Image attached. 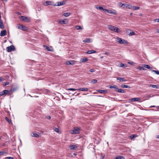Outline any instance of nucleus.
I'll return each instance as SVG.
<instances>
[{"label": "nucleus", "instance_id": "nucleus-1", "mask_svg": "<svg viewBox=\"0 0 159 159\" xmlns=\"http://www.w3.org/2000/svg\"><path fill=\"white\" fill-rule=\"evenodd\" d=\"M116 41L121 44H125L128 43V42L125 39H122L121 38L119 37L116 38Z\"/></svg>", "mask_w": 159, "mask_h": 159}, {"label": "nucleus", "instance_id": "nucleus-2", "mask_svg": "<svg viewBox=\"0 0 159 159\" xmlns=\"http://www.w3.org/2000/svg\"><path fill=\"white\" fill-rule=\"evenodd\" d=\"M6 50L7 52H10L12 51H13L15 50V48L14 46L13 45H11L9 47H7Z\"/></svg>", "mask_w": 159, "mask_h": 159}, {"label": "nucleus", "instance_id": "nucleus-3", "mask_svg": "<svg viewBox=\"0 0 159 159\" xmlns=\"http://www.w3.org/2000/svg\"><path fill=\"white\" fill-rule=\"evenodd\" d=\"M9 90H5L0 92V96H3L4 95H7L8 94L9 95Z\"/></svg>", "mask_w": 159, "mask_h": 159}, {"label": "nucleus", "instance_id": "nucleus-4", "mask_svg": "<svg viewBox=\"0 0 159 159\" xmlns=\"http://www.w3.org/2000/svg\"><path fill=\"white\" fill-rule=\"evenodd\" d=\"M20 19L22 20L25 21L27 22H29L30 21V19L28 17L25 16H21Z\"/></svg>", "mask_w": 159, "mask_h": 159}, {"label": "nucleus", "instance_id": "nucleus-5", "mask_svg": "<svg viewBox=\"0 0 159 159\" xmlns=\"http://www.w3.org/2000/svg\"><path fill=\"white\" fill-rule=\"evenodd\" d=\"M75 61L73 60L67 61L66 62V65H73L75 64Z\"/></svg>", "mask_w": 159, "mask_h": 159}, {"label": "nucleus", "instance_id": "nucleus-6", "mask_svg": "<svg viewBox=\"0 0 159 159\" xmlns=\"http://www.w3.org/2000/svg\"><path fill=\"white\" fill-rule=\"evenodd\" d=\"M79 133V128L77 127L74 129V130H72V134H77Z\"/></svg>", "mask_w": 159, "mask_h": 159}, {"label": "nucleus", "instance_id": "nucleus-7", "mask_svg": "<svg viewBox=\"0 0 159 159\" xmlns=\"http://www.w3.org/2000/svg\"><path fill=\"white\" fill-rule=\"evenodd\" d=\"M107 12L108 13L112 14L114 15H116L117 14V13L116 10L113 9L111 10L108 9Z\"/></svg>", "mask_w": 159, "mask_h": 159}, {"label": "nucleus", "instance_id": "nucleus-8", "mask_svg": "<svg viewBox=\"0 0 159 159\" xmlns=\"http://www.w3.org/2000/svg\"><path fill=\"white\" fill-rule=\"evenodd\" d=\"M122 5H124L123 7L124 8H128L129 9H131L132 8V6L130 4L124 3L123 4H122Z\"/></svg>", "mask_w": 159, "mask_h": 159}, {"label": "nucleus", "instance_id": "nucleus-9", "mask_svg": "<svg viewBox=\"0 0 159 159\" xmlns=\"http://www.w3.org/2000/svg\"><path fill=\"white\" fill-rule=\"evenodd\" d=\"M116 79L117 80H119L120 82H125L127 81L124 78L116 77Z\"/></svg>", "mask_w": 159, "mask_h": 159}, {"label": "nucleus", "instance_id": "nucleus-10", "mask_svg": "<svg viewBox=\"0 0 159 159\" xmlns=\"http://www.w3.org/2000/svg\"><path fill=\"white\" fill-rule=\"evenodd\" d=\"M115 90L116 92L120 93H125V91H124V90L121 89H118L117 88L116 89H115Z\"/></svg>", "mask_w": 159, "mask_h": 159}, {"label": "nucleus", "instance_id": "nucleus-11", "mask_svg": "<svg viewBox=\"0 0 159 159\" xmlns=\"http://www.w3.org/2000/svg\"><path fill=\"white\" fill-rule=\"evenodd\" d=\"M69 148L70 150H75L77 148V147L76 145H74L70 146Z\"/></svg>", "mask_w": 159, "mask_h": 159}, {"label": "nucleus", "instance_id": "nucleus-12", "mask_svg": "<svg viewBox=\"0 0 159 159\" xmlns=\"http://www.w3.org/2000/svg\"><path fill=\"white\" fill-rule=\"evenodd\" d=\"M30 135L31 136L35 138H38L39 136L38 134L34 132H32L30 134Z\"/></svg>", "mask_w": 159, "mask_h": 159}, {"label": "nucleus", "instance_id": "nucleus-13", "mask_svg": "<svg viewBox=\"0 0 159 159\" xmlns=\"http://www.w3.org/2000/svg\"><path fill=\"white\" fill-rule=\"evenodd\" d=\"M6 30H3L1 32L0 35L1 36H4L6 34Z\"/></svg>", "mask_w": 159, "mask_h": 159}, {"label": "nucleus", "instance_id": "nucleus-14", "mask_svg": "<svg viewBox=\"0 0 159 159\" xmlns=\"http://www.w3.org/2000/svg\"><path fill=\"white\" fill-rule=\"evenodd\" d=\"M52 2L51 1H46L45 2H44L43 3V4L45 6H48L49 5H52Z\"/></svg>", "mask_w": 159, "mask_h": 159}, {"label": "nucleus", "instance_id": "nucleus-15", "mask_svg": "<svg viewBox=\"0 0 159 159\" xmlns=\"http://www.w3.org/2000/svg\"><path fill=\"white\" fill-rule=\"evenodd\" d=\"M17 88H13L12 89H11L10 90H9V93H9V95L11 94L14 91H16L17 90Z\"/></svg>", "mask_w": 159, "mask_h": 159}, {"label": "nucleus", "instance_id": "nucleus-16", "mask_svg": "<svg viewBox=\"0 0 159 159\" xmlns=\"http://www.w3.org/2000/svg\"><path fill=\"white\" fill-rule=\"evenodd\" d=\"M112 31L115 32H116L117 33H119L120 32V31L119 30V28L116 27H115V28L113 29Z\"/></svg>", "mask_w": 159, "mask_h": 159}, {"label": "nucleus", "instance_id": "nucleus-17", "mask_svg": "<svg viewBox=\"0 0 159 159\" xmlns=\"http://www.w3.org/2000/svg\"><path fill=\"white\" fill-rule=\"evenodd\" d=\"M65 4V2L64 1L62 2H57V6H61V5H64Z\"/></svg>", "mask_w": 159, "mask_h": 159}, {"label": "nucleus", "instance_id": "nucleus-18", "mask_svg": "<svg viewBox=\"0 0 159 159\" xmlns=\"http://www.w3.org/2000/svg\"><path fill=\"white\" fill-rule=\"evenodd\" d=\"M58 22L59 24H66L65 19L59 20Z\"/></svg>", "mask_w": 159, "mask_h": 159}, {"label": "nucleus", "instance_id": "nucleus-19", "mask_svg": "<svg viewBox=\"0 0 159 159\" xmlns=\"http://www.w3.org/2000/svg\"><path fill=\"white\" fill-rule=\"evenodd\" d=\"M140 98H134L130 99V101L131 102L138 101L139 100Z\"/></svg>", "mask_w": 159, "mask_h": 159}, {"label": "nucleus", "instance_id": "nucleus-20", "mask_svg": "<svg viewBox=\"0 0 159 159\" xmlns=\"http://www.w3.org/2000/svg\"><path fill=\"white\" fill-rule=\"evenodd\" d=\"M148 86L149 87H152L153 88H156L157 89H158L159 88L158 86L157 85H154V84H149L148 85Z\"/></svg>", "mask_w": 159, "mask_h": 159}, {"label": "nucleus", "instance_id": "nucleus-21", "mask_svg": "<svg viewBox=\"0 0 159 159\" xmlns=\"http://www.w3.org/2000/svg\"><path fill=\"white\" fill-rule=\"evenodd\" d=\"M96 52L95 51L93 50H91L88 51L86 53L88 54H90L91 53H95Z\"/></svg>", "mask_w": 159, "mask_h": 159}, {"label": "nucleus", "instance_id": "nucleus-22", "mask_svg": "<svg viewBox=\"0 0 159 159\" xmlns=\"http://www.w3.org/2000/svg\"><path fill=\"white\" fill-rule=\"evenodd\" d=\"M0 28L2 29L4 28L2 21L1 20V19H0Z\"/></svg>", "mask_w": 159, "mask_h": 159}, {"label": "nucleus", "instance_id": "nucleus-23", "mask_svg": "<svg viewBox=\"0 0 159 159\" xmlns=\"http://www.w3.org/2000/svg\"><path fill=\"white\" fill-rule=\"evenodd\" d=\"M88 60V59L87 57H84L81 59L80 61L81 62H84Z\"/></svg>", "mask_w": 159, "mask_h": 159}, {"label": "nucleus", "instance_id": "nucleus-24", "mask_svg": "<svg viewBox=\"0 0 159 159\" xmlns=\"http://www.w3.org/2000/svg\"><path fill=\"white\" fill-rule=\"evenodd\" d=\"M138 136V135L137 134H133V135H131L130 136V138L131 139H133L134 138L137 137Z\"/></svg>", "mask_w": 159, "mask_h": 159}, {"label": "nucleus", "instance_id": "nucleus-25", "mask_svg": "<svg viewBox=\"0 0 159 159\" xmlns=\"http://www.w3.org/2000/svg\"><path fill=\"white\" fill-rule=\"evenodd\" d=\"M117 86L116 85H109V88L111 89H116Z\"/></svg>", "mask_w": 159, "mask_h": 159}, {"label": "nucleus", "instance_id": "nucleus-26", "mask_svg": "<svg viewBox=\"0 0 159 159\" xmlns=\"http://www.w3.org/2000/svg\"><path fill=\"white\" fill-rule=\"evenodd\" d=\"M115 159H125V158L121 156H117L115 158Z\"/></svg>", "mask_w": 159, "mask_h": 159}, {"label": "nucleus", "instance_id": "nucleus-27", "mask_svg": "<svg viewBox=\"0 0 159 159\" xmlns=\"http://www.w3.org/2000/svg\"><path fill=\"white\" fill-rule=\"evenodd\" d=\"M121 87L122 88H128V89H129L131 88L129 86L125 85V84L122 85L121 86Z\"/></svg>", "mask_w": 159, "mask_h": 159}, {"label": "nucleus", "instance_id": "nucleus-28", "mask_svg": "<svg viewBox=\"0 0 159 159\" xmlns=\"http://www.w3.org/2000/svg\"><path fill=\"white\" fill-rule=\"evenodd\" d=\"M108 28L110 30L112 31L113 29L115 28V26L111 25H108Z\"/></svg>", "mask_w": 159, "mask_h": 159}, {"label": "nucleus", "instance_id": "nucleus-29", "mask_svg": "<svg viewBox=\"0 0 159 159\" xmlns=\"http://www.w3.org/2000/svg\"><path fill=\"white\" fill-rule=\"evenodd\" d=\"M54 130L55 131L59 134H60L61 133V131H60V130L58 128H55L54 129Z\"/></svg>", "mask_w": 159, "mask_h": 159}, {"label": "nucleus", "instance_id": "nucleus-30", "mask_svg": "<svg viewBox=\"0 0 159 159\" xmlns=\"http://www.w3.org/2000/svg\"><path fill=\"white\" fill-rule=\"evenodd\" d=\"M98 92L100 93H105L107 92V90H99L98 91Z\"/></svg>", "mask_w": 159, "mask_h": 159}, {"label": "nucleus", "instance_id": "nucleus-31", "mask_svg": "<svg viewBox=\"0 0 159 159\" xmlns=\"http://www.w3.org/2000/svg\"><path fill=\"white\" fill-rule=\"evenodd\" d=\"M139 7L134 6L133 7L132 6V8L131 9H132L134 10H137L139 9Z\"/></svg>", "mask_w": 159, "mask_h": 159}, {"label": "nucleus", "instance_id": "nucleus-32", "mask_svg": "<svg viewBox=\"0 0 159 159\" xmlns=\"http://www.w3.org/2000/svg\"><path fill=\"white\" fill-rule=\"evenodd\" d=\"M43 47H45V49L47 50V51H52V50L51 49H50V48L48 46H47L45 45H43Z\"/></svg>", "mask_w": 159, "mask_h": 159}, {"label": "nucleus", "instance_id": "nucleus-33", "mask_svg": "<svg viewBox=\"0 0 159 159\" xmlns=\"http://www.w3.org/2000/svg\"><path fill=\"white\" fill-rule=\"evenodd\" d=\"M90 40H91L90 39H84V40H83V42L84 43H89L90 42Z\"/></svg>", "mask_w": 159, "mask_h": 159}, {"label": "nucleus", "instance_id": "nucleus-34", "mask_svg": "<svg viewBox=\"0 0 159 159\" xmlns=\"http://www.w3.org/2000/svg\"><path fill=\"white\" fill-rule=\"evenodd\" d=\"M144 67L145 68H148V69H152V67H150L149 65H148L145 64L144 65Z\"/></svg>", "mask_w": 159, "mask_h": 159}, {"label": "nucleus", "instance_id": "nucleus-35", "mask_svg": "<svg viewBox=\"0 0 159 159\" xmlns=\"http://www.w3.org/2000/svg\"><path fill=\"white\" fill-rule=\"evenodd\" d=\"M75 28L77 30H82L83 28L80 26L79 25H76Z\"/></svg>", "mask_w": 159, "mask_h": 159}, {"label": "nucleus", "instance_id": "nucleus-36", "mask_svg": "<svg viewBox=\"0 0 159 159\" xmlns=\"http://www.w3.org/2000/svg\"><path fill=\"white\" fill-rule=\"evenodd\" d=\"M97 80L95 79H93L91 80V83L92 84H95L97 82Z\"/></svg>", "mask_w": 159, "mask_h": 159}, {"label": "nucleus", "instance_id": "nucleus-37", "mask_svg": "<svg viewBox=\"0 0 159 159\" xmlns=\"http://www.w3.org/2000/svg\"><path fill=\"white\" fill-rule=\"evenodd\" d=\"M70 15V13H65L63 14V16L65 17H67L69 16Z\"/></svg>", "mask_w": 159, "mask_h": 159}, {"label": "nucleus", "instance_id": "nucleus-38", "mask_svg": "<svg viewBox=\"0 0 159 159\" xmlns=\"http://www.w3.org/2000/svg\"><path fill=\"white\" fill-rule=\"evenodd\" d=\"M5 119L8 122L9 124H10L11 123V120L9 119L7 117H5Z\"/></svg>", "mask_w": 159, "mask_h": 159}, {"label": "nucleus", "instance_id": "nucleus-39", "mask_svg": "<svg viewBox=\"0 0 159 159\" xmlns=\"http://www.w3.org/2000/svg\"><path fill=\"white\" fill-rule=\"evenodd\" d=\"M17 27L19 29H22V27H23V25H21L20 24H18L17 25Z\"/></svg>", "mask_w": 159, "mask_h": 159}, {"label": "nucleus", "instance_id": "nucleus-40", "mask_svg": "<svg viewBox=\"0 0 159 159\" xmlns=\"http://www.w3.org/2000/svg\"><path fill=\"white\" fill-rule=\"evenodd\" d=\"M138 68L139 70H146L143 67L140 66H138Z\"/></svg>", "mask_w": 159, "mask_h": 159}, {"label": "nucleus", "instance_id": "nucleus-41", "mask_svg": "<svg viewBox=\"0 0 159 159\" xmlns=\"http://www.w3.org/2000/svg\"><path fill=\"white\" fill-rule=\"evenodd\" d=\"M67 90H70V91H76L77 90V89H75L74 88H69L66 89Z\"/></svg>", "mask_w": 159, "mask_h": 159}, {"label": "nucleus", "instance_id": "nucleus-42", "mask_svg": "<svg viewBox=\"0 0 159 159\" xmlns=\"http://www.w3.org/2000/svg\"><path fill=\"white\" fill-rule=\"evenodd\" d=\"M120 66L121 67H123V68H125V67H126V64H123V63H121L120 64Z\"/></svg>", "mask_w": 159, "mask_h": 159}, {"label": "nucleus", "instance_id": "nucleus-43", "mask_svg": "<svg viewBox=\"0 0 159 159\" xmlns=\"http://www.w3.org/2000/svg\"><path fill=\"white\" fill-rule=\"evenodd\" d=\"M77 90L79 91H84V88H79V89H77Z\"/></svg>", "mask_w": 159, "mask_h": 159}, {"label": "nucleus", "instance_id": "nucleus-44", "mask_svg": "<svg viewBox=\"0 0 159 159\" xmlns=\"http://www.w3.org/2000/svg\"><path fill=\"white\" fill-rule=\"evenodd\" d=\"M21 30L24 31H26L27 30V28L25 26L23 25V27L22 28Z\"/></svg>", "mask_w": 159, "mask_h": 159}, {"label": "nucleus", "instance_id": "nucleus-45", "mask_svg": "<svg viewBox=\"0 0 159 159\" xmlns=\"http://www.w3.org/2000/svg\"><path fill=\"white\" fill-rule=\"evenodd\" d=\"M135 33L134 32L132 31V32H131L129 34V35L130 36H131L133 35H135Z\"/></svg>", "mask_w": 159, "mask_h": 159}, {"label": "nucleus", "instance_id": "nucleus-46", "mask_svg": "<svg viewBox=\"0 0 159 159\" xmlns=\"http://www.w3.org/2000/svg\"><path fill=\"white\" fill-rule=\"evenodd\" d=\"M152 72H154L157 75H159V71H158V70H152Z\"/></svg>", "mask_w": 159, "mask_h": 159}, {"label": "nucleus", "instance_id": "nucleus-47", "mask_svg": "<svg viewBox=\"0 0 159 159\" xmlns=\"http://www.w3.org/2000/svg\"><path fill=\"white\" fill-rule=\"evenodd\" d=\"M6 152L5 151L0 152V156L6 153Z\"/></svg>", "mask_w": 159, "mask_h": 159}, {"label": "nucleus", "instance_id": "nucleus-48", "mask_svg": "<svg viewBox=\"0 0 159 159\" xmlns=\"http://www.w3.org/2000/svg\"><path fill=\"white\" fill-rule=\"evenodd\" d=\"M89 72H95V70L94 69H90L89 70Z\"/></svg>", "mask_w": 159, "mask_h": 159}, {"label": "nucleus", "instance_id": "nucleus-49", "mask_svg": "<svg viewBox=\"0 0 159 159\" xmlns=\"http://www.w3.org/2000/svg\"><path fill=\"white\" fill-rule=\"evenodd\" d=\"M9 84V82H6L4 83V86H6L8 84Z\"/></svg>", "mask_w": 159, "mask_h": 159}, {"label": "nucleus", "instance_id": "nucleus-50", "mask_svg": "<svg viewBox=\"0 0 159 159\" xmlns=\"http://www.w3.org/2000/svg\"><path fill=\"white\" fill-rule=\"evenodd\" d=\"M5 158L7 159H14L12 157H6Z\"/></svg>", "mask_w": 159, "mask_h": 159}, {"label": "nucleus", "instance_id": "nucleus-51", "mask_svg": "<svg viewBox=\"0 0 159 159\" xmlns=\"http://www.w3.org/2000/svg\"><path fill=\"white\" fill-rule=\"evenodd\" d=\"M4 80V79H3L2 77H0V82L3 81Z\"/></svg>", "mask_w": 159, "mask_h": 159}, {"label": "nucleus", "instance_id": "nucleus-52", "mask_svg": "<svg viewBox=\"0 0 159 159\" xmlns=\"http://www.w3.org/2000/svg\"><path fill=\"white\" fill-rule=\"evenodd\" d=\"M128 63L130 65H133L134 64V63L133 62H128Z\"/></svg>", "mask_w": 159, "mask_h": 159}, {"label": "nucleus", "instance_id": "nucleus-53", "mask_svg": "<svg viewBox=\"0 0 159 159\" xmlns=\"http://www.w3.org/2000/svg\"><path fill=\"white\" fill-rule=\"evenodd\" d=\"M98 8L99 10H102L103 9V8L102 7L100 6Z\"/></svg>", "mask_w": 159, "mask_h": 159}, {"label": "nucleus", "instance_id": "nucleus-54", "mask_svg": "<svg viewBox=\"0 0 159 159\" xmlns=\"http://www.w3.org/2000/svg\"><path fill=\"white\" fill-rule=\"evenodd\" d=\"M122 4H123L122 3H121V2H120L119 3V5L121 7H124V5H122Z\"/></svg>", "mask_w": 159, "mask_h": 159}, {"label": "nucleus", "instance_id": "nucleus-55", "mask_svg": "<svg viewBox=\"0 0 159 159\" xmlns=\"http://www.w3.org/2000/svg\"><path fill=\"white\" fill-rule=\"evenodd\" d=\"M155 21L157 22H159V19H156L155 20Z\"/></svg>", "mask_w": 159, "mask_h": 159}, {"label": "nucleus", "instance_id": "nucleus-56", "mask_svg": "<svg viewBox=\"0 0 159 159\" xmlns=\"http://www.w3.org/2000/svg\"><path fill=\"white\" fill-rule=\"evenodd\" d=\"M89 90V89L88 88H84V91H87Z\"/></svg>", "mask_w": 159, "mask_h": 159}, {"label": "nucleus", "instance_id": "nucleus-57", "mask_svg": "<svg viewBox=\"0 0 159 159\" xmlns=\"http://www.w3.org/2000/svg\"><path fill=\"white\" fill-rule=\"evenodd\" d=\"M103 11H107V12L108 9H104L103 8V9H102Z\"/></svg>", "mask_w": 159, "mask_h": 159}, {"label": "nucleus", "instance_id": "nucleus-58", "mask_svg": "<svg viewBox=\"0 0 159 159\" xmlns=\"http://www.w3.org/2000/svg\"><path fill=\"white\" fill-rule=\"evenodd\" d=\"M46 118L47 119H49L51 118V117L50 116H46Z\"/></svg>", "mask_w": 159, "mask_h": 159}, {"label": "nucleus", "instance_id": "nucleus-59", "mask_svg": "<svg viewBox=\"0 0 159 159\" xmlns=\"http://www.w3.org/2000/svg\"><path fill=\"white\" fill-rule=\"evenodd\" d=\"M17 15H21L20 13V12H17Z\"/></svg>", "mask_w": 159, "mask_h": 159}, {"label": "nucleus", "instance_id": "nucleus-60", "mask_svg": "<svg viewBox=\"0 0 159 159\" xmlns=\"http://www.w3.org/2000/svg\"><path fill=\"white\" fill-rule=\"evenodd\" d=\"M95 7L96 8H97V9H98V7H98V5H96L95 6Z\"/></svg>", "mask_w": 159, "mask_h": 159}, {"label": "nucleus", "instance_id": "nucleus-61", "mask_svg": "<svg viewBox=\"0 0 159 159\" xmlns=\"http://www.w3.org/2000/svg\"><path fill=\"white\" fill-rule=\"evenodd\" d=\"M156 108L157 110H159V106L157 107Z\"/></svg>", "mask_w": 159, "mask_h": 159}, {"label": "nucleus", "instance_id": "nucleus-62", "mask_svg": "<svg viewBox=\"0 0 159 159\" xmlns=\"http://www.w3.org/2000/svg\"><path fill=\"white\" fill-rule=\"evenodd\" d=\"M41 8H39H39H38V11H40L41 10Z\"/></svg>", "mask_w": 159, "mask_h": 159}, {"label": "nucleus", "instance_id": "nucleus-63", "mask_svg": "<svg viewBox=\"0 0 159 159\" xmlns=\"http://www.w3.org/2000/svg\"><path fill=\"white\" fill-rule=\"evenodd\" d=\"M105 54L106 55H108V54H109V53L107 52H105Z\"/></svg>", "mask_w": 159, "mask_h": 159}, {"label": "nucleus", "instance_id": "nucleus-64", "mask_svg": "<svg viewBox=\"0 0 159 159\" xmlns=\"http://www.w3.org/2000/svg\"><path fill=\"white\" fill-rule=\"evenodd\" d=\"M156 138L159 139V135H157Z\"/></svg>", "mask_w": 159, "mask_h": 159}]
</instances>
